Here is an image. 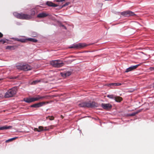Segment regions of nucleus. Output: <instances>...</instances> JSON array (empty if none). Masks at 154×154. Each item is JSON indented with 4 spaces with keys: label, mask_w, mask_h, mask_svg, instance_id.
I'll return each instance as SVG.
<instances>
[{
    "label": "nucleus",
    "mask_w": 154,
    "mask_h": 154,
    "mask_svg": "<svg viewBox=\"0 0 154 154\" xmlns=\"http://www.w3.org/2000/svg\"><path fill=\"white\" fill-rule=\"evenodd\" d=\"M48 97L47 95L40 96L39 95H36L35 97L31 98H25L23 99V101L27 103H30L32 102L42 100Z\"/></svg>",
    "instance_id": "1"
},
{
    "label": "nucleus",
    "mask_w": 154,
    "mask_h": 154,
    "mask_svg": "<svg viewBox=\"0 0 154 154\" xmlns=\"http://www.w3.org/2000/svg\"><path fill=\"white\" fill-rule=\"evenodd\" d=\"M80 107L93 108L98 106V104L94 101H89L82 102L78 104Z\"/></svg>",
    "instance_id": "2"
},
{
    "label": "nucleus",
    "mask_w": 154,
    "mask_h": 154,
    "mask_svg": "<svg viewBox=\"0 0 154 154\" xmlns=\"http://www.w3.org/2000/svg\"><path fill=\"white\" fill-rule=\"evenodd\" d=\"M14 15L16 18L22 20H29L32 18L31 16L29 14L17 12L13 13Z\"/></svg>",
    "instance_id": "3"
},
{
    "label": "nucleus",
    "mask_w": 154,
    "mask_h": 154,
    "mask_svg": "<svg viewBox=\"0 0 154 154\" xmlns=\"http://www.w3.org/2000/svg\"><path fill=\"white\" fill-rule=\"evenodd\" d=\"M17 91V88L13 87L9 89L5 93L4 97L5 98L13 97L16 94Z\"/></svg>",
    "instance_id": "4"
},
{
    "label": "nucleus",
    "mask_w": 154,
    "mask_h": 154,
    "mask_svg": "<svg viewBox=\"0 0 154 154\" xmlns=\"http://www.w3.org/2000/svg\"><path fill=\"white\" fill-rule=\"evenodd\" d=\"M16 67L18 69L25 71L30 70L32 69V67L31 66L23 63L18 64Z\"/></svg>",
    "instance_id": "5"
},
{
    "label": "nucleus",
    "mask_w": 154,
    "mask_h": 154,
    "mask_svg": "<svg viewBox=\"0 0 154 154\" xmlns=\"http://www.w3.org/2000/svg\"><path fill=\"white\" fill-rule=\"evenodd\" d=\"M50 63L53 66L57 68L63 66L64 64L62 61L59 60H52L51 62Z\"/></svg>",
    "instance_id": "6"
},
{
    "label": "nucleus",
    "mask_w": 154,
    "mask_h": 154,
    "mask_svg": "<svg viewBox=\"0 0 154 154\" xmlns=\"http://www.w3.org/2000/svg\"><path fill=\"white\" fill-rule=\"evenodd\" d=\"M88 45L84 43H79L78 44H74L72 46L69 47L70 48H76V49H82Z\"/></svg>",
    "instance_id": "7"
},
{
    "label": "nucleus",
    "mask_w": 154,
    "mask_h": 154,
    "mask_svg": "<svg viewBox=\"0 0 154 154\" xmlns=\"http://www.w3.org/2000/svg\"><path fill=\"white\" fill-rule=\"evenodd\" d=\"M121 14L125 17L132 16L135 15L134 13L130 11H127L122 12Z\"/></svg>",
    "instance_id": "8"
},
{
    "label": "nucleus",
    "mask_w": 154,
    "mask_h": 154,
    "mask_svg": "<svg viewBox=\"0 0 154 154\" xmlns=\"http://www.w3.org/2000/svg\"><path fill=\"white\" fill-rule=\"evenodd\" d=\"M49 103V102L48 101L41 102L32 104L30 106V107H31L38 108L42 106L46 103Z\"/></svg>",
    "instance_id": "9"
},
{
    "label": "nucleus",
    "mask_w": 154,
    "mask_h": 154,
    "mask_svg": "<svg viewBox=\"0 0 154 154\" xmlns=\"http://www.w3.org/2000/svg\"><path fill=\"white\" fill-rule=\"evenodd\" d=\"M140 64H137L135 66H131L126 69L125 72H129L133 71L137 68Z\"/></svg>",
    "instance_id": "10"
},
{
    "label": "nucleus",
    "mask_w": 154,
    "mask_h": 154,
    "mask_svg": "<svg viewBox=\"0 0 154 154\" xmlns=\"http://www.w3.org/2000/svg\"><path fill=\"white\" fill-rule=\"evenodd\" d=\"M102 107L104 109H110L112 108V105L109 103L105 104V103H102Z\"/></svg>",
    "instance_id": "11"
},
{
    "label": "nucleus",
    "mask_w": 154,
    "mask_h": 154,
    "mask_svg": "<svg viewBox=\"0 0 154 154\" xmlns=\"http://www.w3.org/2000/svg\"><path fill=\"white\" fill-rule=\"evenodd\" d=\"M49 14L45 12H42L38 14L37 16V17L40 18H42L46 17L48 16Z\"/></svg>",
    "instance_id": "12"
},
{
    "label": "nucleus",
    "mask_w": 154,
    "mask_h": 154,
    "mask_svg": "<svg viewBox=\"0 0 154 154\" xmlns=\"http://www.w3.org/2000/svg\"><path fill=\"white\" fill-rule=\"evenodd\" d=\"M12 127L11 126L5 125L0 127V130H6L12 129Z\"/></svg>",
    "instance_id": "13"
},
{
    "label": "nucleus",
    "mask_w": 154,
    "mask_h": 154,
    "mask_svg": "<svg viewBox=\"0 0 154 154\" xmlns=\"http://www.w3.org/2000/svg\"><path fill=\"white\" fill-rule=\"evenodd\" d=\"M46 4L50 7H56L58 6L57 5L50 1H47L46 2Z\"/></svg>",
    "instance_id": "14"
},
{
    "label": "nucleus",
    "mask_w": 154,
    "mask_h": 154,
    "mask_svg": "<svg viewBox=\"0 0 154 154\" xmlns=\"http://www.w3.org/2000/svg\"><path fill=\"white\" fill-rule=\"evenodd\" d=\"M71 73L70 72H67L66 73H61V75L63 77L68 76L71 75Z\"/></svg>",
    "instance_id": "15"
},
{
    "label": "nucleus",
    "mask_w": 154,
    "mask_h": 154,
    "mask_svg": "<svg viewBox=\"0 0 154 154\" xmlns=\"http://www.w3.org/2000/svg\"><path fill=\"white\" fill-rule=\"evenodd\" d=\"M114 100L116 102H120L122 100V98L119 96H115Z\"/></svg>",
    "instance_id": "16"
},
{
    "label": "nucleus",
    "mask_w": 154,
    "mask_h": 154,
    "mask_svg": "<svg viewBox=\"0 0 154 154\" xmlns=\"http://www.w3.org/2000/svg\"><path fill=\"white\" fill-rule=\"evenodd\" d=\"M16 48V47L15 46H9L6 47V49H8L10 50H14Z\"/></svg>",
    "instance_id": "17"
},
{
    "label": "nucleus",
    "mask_w": 154,
    "mask_h": 154,
    "mask_svg": "<svg viewBox=\"0 0 154 154\" xmlns=\"http://www.w3.org/2000/svg\"><path fill=\"white\" fill-rule=\"evenodd\" d=\"M36 42H37V40L34 38H29L26 39V41Z\"/></svg>",
    "instance_id": "18"
},
{
    "label": "nucleus",
    "mask_w": 154,
    "mask_h": 154,
    "mask_svg": "<svg viewBox=\"0 0 154 154\" xmlns=\"http://www.w3.org/2000/svg\"><path fill=\"white\" fill-rule=\"evenodd\" d=\"M41 82V80H37L33 81L31 84L32 85H35L38 83L40 82Z\"/></svg>",
    "instance_id": "19"
},
{
    "label": "nucleus",
    "mask_w": 154,
    "mask_h": 154,
    "mask_svg": "<svg viewBox=\"0 0 154 154\" xmlns=\"http://www.w3.org/2000/svg\"><path fill=\"white\" fill-rule=\"evenodd\" d=\"M35 14V11L34 10H32L31 11L30 15H29L31 16L32 18V16H33Z\"/></svg>",
    "instance_id": "20"
},
{
    "label": "nucleus",
    "mask_w": 154,
    "mask_h": 154,
    "mask_svg": "<svg viewBox=\"0 0 154 154\" xmlns=\"http://www.w3.org/2000/svg\"><path fill=\"white\" fill-rule=\"evenodd\" d=\"M107 97L110 98L114 99L115 97V96L114 95L112 94L108 95H107Z\"/></svg>",
    "instance_id": "21"
},
{
    "label": "nucleus",
    "mask_w": 154,
    "mask_h": 154,
    "mask_svg": "<svg viewBox=\"0 0 154 154\" xmlns=\"http://www.w3.org/2000/svg\"><path fill=\"white\" fill-rule=\"evenodd\" d=\"M48 118H49V119L50 120H52L54 119V117L53 116H48L46 117V119H48Z\"/></svg>",
    "instance_id": "22"
},
{
    "label": "nucleus",
    "mask_w": 154,
    "mask_h": 154,
    "mask_svg": "<svg viewBox=\"0 0 154 154\" xmlns=\"http://www.w3.org/2000/svg\"><path fill=\"white\" fill-rule=\"evenodd\" d=\"M16 138H17V137H14V138L9 139L7 140H6V142L7 143V142H9L10 141H11L14 140L16 139Z\"/></svg>",
    "instance_id": "23"
},
{
    "label": "nucleus",
    "mask_w": 154,
    "mask_h": 154,
    "mask_svg": "<svg viewBox=\"0 0 154 154\" xmlns=\"http://www.w3.org/2000/svg\"><path fill=\"white\" fill-rule=\"evenodd\" d=\"M54 126L53 125H51L50 126H48V128H47L46 129H45V130H49L50 129H53L54 128Z\"/></svg>",
    "instance_id": "24"
},
{
    "label": "nucleus",
    "mask_w": 154,
    "mask_h": 154,
    "mask_svg": "<svg viewBox=\"0 0 154 154\" xmlns=\"http://www.w3.org/2000/svg\"><path fill=\"white\" fill-rule=\"evenodd\" d=\"M44 128L41 126H39L38 127V130H39V131H40V132L44 131Z\"/></svg>",
    "instance_id": "25"
},
{
    "label": "nucleus",
    "mask_w": 154,
    "mask_h": 154,
    "mask_svg": "<svg viewBox=\"0 0 154 154\" xmlns=\"http://www.w3.org/2000/svg\"><path fill=\"white\" fill-rule=\"evenodd\" d=\"M26 41V39H23L22 38H20L19 40V42H25Z\"/></svg>",
    "instance_id": "26"
},
{
    "label": "nucleus",
    "mask_w": 154,
    "mask_h": 154,
    "mask_svg": "<svg viewBox=\"0 0 154 154\" xmlns=\"http://www.w3.org/2000/svg\"><path fill=\"white\" fill-rule=\"evenodd\" d=\"M115 86V83H110V84H108V86Z\"/></svg>",
    "instance_id": "27"
},
{
    "label": "nucleus",
    "mask_w": 154,
    "mask_h": 154,
    "mask_svg": "<svg viewBox=\"0 0 154 154\" xmlns=\"http://www.w3.org/2000/svg\"><path fill=\"white\" fill-rule=\"evenodd\" d=\"M121 85V84L115 83V86H119Z\"/></svg>",
    "instance_id": "28"
},
{
    "label": "nucleus",
    "mask_w": 154,
    "mask_h": 154,
    "mask_svg": "<svg viewBox=\"0 0 154 154\" xmlns=\"http://www.w3.org/2000/svg\"><path fill=\"white\" fill-rule=\"evenodd\" d=\"M0 42H2L3 44H4L6 42V41L5 40L2 39L0 40Z\"/></svg>",
    "instance_id": "29"
},
{
    "label": "nucleus",
    "mask_w": 154,
    "mask_h": 154,
    "mask_svg": "<svg viewBox=\"0 0 154 154\" xmlns=\"http://www.w3.org/2000/svg\"><path fill=\"white\" fill-rule=\"evenodd\" d=\"M34 130L35 131H37L38 132H40V131H39V130L37 128H35L34 129Z\"/></svg>",
    "instance_id": "30"
},
{
    "label": "nucleus",
    "mask_w": 154,
    "mask_h": 154,
    "mask_svg": "<svg viewBox=\"0 0 154 154\" xmlns=\"http://www.w3.org/2000/svg\"><path fill=\"white\" fill-rule=\"evenodd\" d=\"M65 0H55L57 2H62L64 1Z\"/></svg>",
    "instance_id": "31"
},
{
    "label": "nucleus",
    "mask_w": 154,
    "mask_h": 154,
    "mask_svg": "<svg viewBox=\"0 0 154 154\" xmlns=\"http://www.w3.org/2000/svg\"><path fill=\"white\" fill-rule=\"evenodd\" d=\"M149 69L151 70V71H153V70H154V67H150L149 68Z\"/></svg>",
    "instance_id": "32"
},
{
    "label": "nucleus",
    "mask_w": 154,
    "mask_h": 154,
    "mask_svg": "<svg viewBox=\"0 0 154 154\" xmlns=\"http://www.w3.org/2000/svg\"><path fill=\"white\" fill-rule=\"evenodd\" d=\"M3 34L0 32V38H2L3 37Z\"/></svg>",
    "instance_id": "33"
},
{
    "label": "nucleus",
    "mask_w": 154,
    "mask_h": 154,
    "mask_svg": "<svg viewBox=\"0 0 154 154\" xmlns=\"http://www.w3.org/2000/svg\"><path fill=\"white\" fill-rule=\"evenodd\" d=\"M68 5V4L67 3H66L65 5H63V7H64L66 5Z\"/></svg>",
    "instance_id": "34"
},
{
    "label": "nucleus",
    "mask_w": 154,
    "mask_h": 154,
    "mask_svg": "<svg viewBox=\"0 0 154 154\" xmlns=\"http://www.w3.org/2000/svg\"><path fill=\"white\" fill-rule=\"evenodd\" d=\"M15 40L16 41H19V42L20 39L18 38H16L15 39Z\"/></svg>",
    "instance_id": "35"
},
{
    "label": "nucleus",
    "mask_w": 154,
    "mask_h": 154,
    "mask_svg": "<svg viewBox=\"0 0 154 154\" xmlns=\"http://www.w3.org/2000/svg\"><path fill=\"white\" fill-rule=\"evenodd\" d=\"M48 128V127H45L44 128V131H47V130H45V129H46Z\"/></svg>",
    "instance_id": "36"
},
{
    "label": "nucleus",
    "mask_w": 154,
    "mask_h": 154,
    "mask_svg": "<svg viewBox=\"0 0 154 154\" xmlns=\"http://www.w3.org/2000/svg\"><path fill=\"white\" fill-rule=\"evenodd\" d=\"M62 26L63 27H64L65 29H66V27L65 26H64V25H62Z\"/></svg>",
    "instance_id": "37"
},
{
    "label": "nucleus",
    "mask_w": 154,
    "mask_h": 154,
    "mask_svg": "<svg viewBox=\"0 0 154 154\" xmlns=\"http://www.w3.org/2000/svg\"><path fill=\"white\" fill-rule=\"evenodd\" d=\"M135 113H133V114H131V115L132 116H134L135 115Z\"/></svg>",
    "instance_id": "38"
},
{
    "label": "nucleus",
    "mask_w": 154,
    "mask_h": 154,
    "mask_svg": "<svg viewBox=\"0 0 154 154\" xmlns=\"http://www.w3.org/2000/svg\"><path fill=\"white\" fill-rule=\"evenodd\" d=\"M2 94H0V97H2Z\"/></svg>",
    "instance_id": "39"
},
{
    "label": "nucleus",
    "mask_w": 154,
    "mask_h": 154,
    "mask_svg": "<svg viewBox=\"0 0 154 154\" xmlns=\"http://www.w3.org/2000/svg\"><path fill=\"white\" fill-rule=\"evenodd\" d=\"M153 87H154V83H153Z\"/></svg>",
    "instance_id": "40"
}]
</instances>
